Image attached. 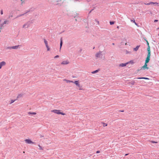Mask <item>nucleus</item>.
I'll return each instance as SVG.
<instances>
[{
	"instance_id": "nucleus-26",
	"label": "nucleus",
	"mask_w": 159,
	"mask_h": 159,
	"mask_svg": "<svg viewBox=\"0 0 159 159\" xmlns=\"http://www.w3.org/2000/svg\"><path fill=\"white\" fill-rule=\"evenodd\" d=\"M152 2H151L149 3H145V4L146 5H149L152 4Z\"/></svg>"
},
{
	"instance_id": "nucleus-42",
	"label": "nucleus",
	"mask_w": 159,
	"mask_h": 159,
	"mask_svg": "<svg viewBox=\"0 0 159 159\" xmlns=\"http://www.w3.org/2000/svg\"><path fill=\"white\" fill-rule=\"evenodd\" d=\"M134 23H135V24L136 25H137V24L136 23V22L135 21V22H134Z\"/></svg>"
},
{
	"instance_id": "nucleus-16",
	"label": "nucleus",
	"mask_w": 159,
	"mask_h": 159,
	"mask_svg": "<svg viewBox=\"0 0 159 159\" xmlns=\"http://www.w3.org/2000/svg\"><path fill=\"white\" fill-rule=\"evenodd\" d=\"M43 40H44V43L45 44V45H46V46H48V41L45 39H43Z\"/></svg>"
},
{
	"instance_id": "nucleus-29",
	"label": "nucleus",
	"mask_w": 159,
	"mask_h": 159,
	"mask_svg": "<svg viewBox=\"0 0 159 159\" xmlns=\"http://www.w3.org/2000/svg\"><path fill=\"white\" fill-rule=\"evenodd\" d=\"M135 83V82L134 81H132L131 82V84L132 85H134V84Z\"/></svg>"
},
{
	"instance_id": "nucleus-28",
	"label": "nucleus",
	"mask_w": 159,
	"mask_h": 159,
	"mask_svg": "<svg viewBox=\"0 0 159 159\" xmlns=\"http://www.w3.org/2000/svg\"><path fill=\"white\" fill-rule=\"evenodd\" d=\"M38 146L39 147V149L40 150H43V149L42 148V147L40 145H39Z\"/></svg>"
},
{
	"instance_id": "nucleus-30",
	"label": "nucleus",
	"mask_w": 159,
	"mask_h": 159,
	"mask_svg": "<svg viewBox=\"0 0 159 159\" xmlns=\"http://www.w3.org/2000/svg\"><path fill=\"white\" fill-rule=\"evenodd\" d=\"M22 94H19V95H18V96H17V98H20V97H22Z\"/></svg>"
},
{
	"instance_id": "nucleus-39",
	"label": "nucleus",
	"mask_w": 159,
	"mask_h": 159,
	"mask_svg": "<svg viewBox=\"0 0 159 159\" xmlns=\"http://www.w3.org/2000/svg\"><path fill=\"white\" fill-rule=\"evenodd\" d=\"M152 142L153 143H157V142H154V141H152Z\"/></svg>"
},
{
	"instance_id": "nucleus-6",
	"label": "nucleus",
	"mask_w": 159,
	"mask_h": 159,
	"mask_svg": "<svg viewBox=\"0 0 159 159\" xmlns=\"http://www.w3.org/2000/svg\"><path fill=\"white\" fill-rule=\"evenodd\" d=\"M26 143L28 144H34L35 143L32 141L30 139H26L25 140Z\"/></svg>"
},
{
	"instance_id": "nucleus-14",
	"label": "nucleus",
	"mask_w": 159,
	"mask_h": 159,
	"mask_svg": "<svg viewBox=\"0 0 159 159\" xmlns=\"http://www.w3.org/2000/svg\"><path fill=\"white\" fill-rule=\"evenodd\" d=\"M147 51L148 52V54H150L151 55V51H150V48L149 46H148L147 48Z\"/></svg>"
},
{
	"instance_id": "nucleus-19",
	"label": "nucleus",
	"mask_w": 159,
	"mask_h": 159,
	"mask_svg": "<svg viewBox=\"0 0 159 159\" xmlns=\"http://www.w3.org/2000/svg\"><path fill=\"white\" fill-rule=\"evenodd\" d=\"M99 71V70H95L92 71L91 72V73L92 74H95L96 73L98 72Z\"/></svg>"
},
{
	"instance_id": "nucleus-24",
	"label": "nucleus",
	"mask_w": 159,
	"mask_h": 159,
	"mask_svg": "<svg viewBox=\"0 0 159 159\" xmlns=\"http://www.w3.org/2000/svg\"><path fill=\"white\" fill-rule=\"evenodd\" d=\"M46 47L47 48L48 51H49L50 50V48L49 47L48 45V46H46Z\"/></svg>"
},
{
	"instance_id": "nucleus-38",
	"label": "nucleus",
	"mask_w": 159,
	"mask_h": 159,
	"mask_svg": "<svg viewBox=\"0 0 159 159\" xmlns=\"http://www.w3.org/2000/svg\"><path fill=\"white\" fill-rule=\"evenodd\" d=\"M21 4H22L24 2L22 0H21Z\"/></svg>"
},
{
	"instance_id": "nucleus-4",
	"label": "nucleus",
	"mask_w": 159,
	"mask_h": 159,
	"mask_svg": "<svg viewBox=\"0 0 159 159\" xmlns=\"http://www.w3.org/2000/svg\"><path fill=\"white\" fill-rule=\"evenodd\" d=\"M30 26V23L29 22H27L25 23L22 26L23 28L26 29L29 27Z\"/></svg>"
},
{
	"instance_id": "nucleus-18",
	"label": "nucleus",
	"mask_w": 159,
	"mask_h": 159,
	"mask_svg": "<svg viewBox=\"0 0 159 159\" xmlns=\"http://www.w3.org/2000/svg\"><path fill=\"white\" fill-rule=\"evenodd\" d=\"M62 45V39H61L60 43V49H61Z\"/></svg>"
},
{
	"instance_id": "nucleus-50",
	"label": "nucleus",
	"mask_w": 159,
	"mask_h": 159,
	"mask_svg": "<svg viewBox=\"0 0 159 159\" xmlns=\"http://www.w3.org/2000/svg\"><path fill=\"white\" fill-rule=\"evenodd\" d=\"M91 11H90L89 13H90V12H91Z\"/></svg>"
},
{
	"instance_id": "nucleus-2",
	"label": "nucleus",
	"mask_w": 159,
	"mask_h": 159,
	"mask_svg": "<svg viewBox=\"0 0 159 159\" xmlns=\"http://www.w3.org/2000/svg\"><path fill=\"white\" fill-rule=\"evenodd\" d=\"M8 21L5 20L3 21L1 19H0V29H2V28L5 26V24L7 23Z\"/></svg>"
},
{
	"instance_id": "nucleus-47",
	"label": "nucleus",
	"mask_w": 159,
	"mask_h": 159,
	"mask_svg": "<svg viewBox=\"0 0 159 159\" xmlns=\"http://www.w3.org/2000/svg\"><path fill=\"white\" fill-rule=\"evenodd\" d=\"M112 44L113 45H115V44L114 43H113Z\"/></svg>"
},
{
	"instance_id": "nucleus-10",
	"label": "nucleus",
	"mask_w": 159,
	"mask_h": 159,
	"mask_svg": "<svg viewBox=\"0 0 159 159\" xmlns=\"http://www.w3.org/2000/svg\"><path fill=\"white\" fill-rule=\"evenodd\" d=\"M147 63L145 62L144 65L141 68V69L145 70V69H148V68L147 67Z\"/></svg>"
},
{
	"instance_id": "nucleus-1",
	"label": "nucleus",
	"mask_w": 159,
	"mask_h": 159,
	"mask_svg": "<svg viewBox=\"0 0 159 159\" xmlns=\"http://www.w3.org/2000/svg\"><path fill=\"white\" fill-rule=\"evenodd\" d=\"M61 111L59 110H53L51 111V112H53L56 114L60 115L61 114L62 115H66V114L61 112Z\"/></svg>"
},
{
	"instance_id": "nucleus-35",
	"label": "nucleus",
	"mask_w": 159,
	"mask_h": 159,
	"mask_svg": "<svg viewBox=\"0 0 159 159\" xmlns=\"http://www.w3.org/2000/svg\"><path fill=\"white\" fill-rule=\"evenodd\" d=\"M30 11V10L27 11L25 13V14L27 13H28V12H29Z\"/></svg>"
},
{
	"instance_id": "nucleus-48",
	"label": "nucleus",
	"mask_w": 159,
	"mask_h": 159,
	"mask_svg": "<svg viewBox=\"0 0 159 159\" xmlns=\"http://www.w3.org/2000/svg\"><path fill=\"white\" fill-rule=\"evenodd\" d=\"M128 154H126L125 155V156H127L128 155Z\"/></svg>"
},
{
	"instance_id": "nucleus-40",
	"label": "nucleus",
	"mask_w": 159,
	"mask_h": 159,
	"mask_svg": "<svg viewBox=\"0 0 159 159\" xmlns=\"http://www.w3.org/2000/svg\"><path fill=\"white\" fill-rule=\"evenodd\" d=\"M158 21V20H155L154 21V22H157Z\"/></svg>"
},
{
	"instance_id": "nucleus-20",
	"label": "nucleus",
	"mask_w": 159,
	"mask_h": 159,
	"mask_svg": "<svg viewBox=\"0 0 159 159\" xmlns=\"http://www.w3.org/2000/svg\"><path fill=\"white\" fill-rule=\"evenodd\" d=\"M137 79H144L146 80H149V79L148 78L146 77H140L137 78Z\"/></svg>"
},
{
	"instance_id": "nucleus-12",
	"label": "nucleus",
	"mask_w": 159,
	"mask_h": 159,
	"mask_svg": "<svg viewBox=\"0 0 159 159\" xmlns=\"http://www.w3.org/2000/svg\"><path fill=\"white\" fill-rule=\"evenodd\" d=\"M63 80L64 81H65L67 83H74V81H72V80H66V79H64Z\"/></svg>"
},
{
	"instance_id": "nucleus-21",
	"label": "nucleus",
	"mask_w": 159,
	"mask_h": 159,
	"mask_svg": "<svg viewBox=\"0 0 159 159\" xmlns=\"http://www.w3.org/2000/svg\"><path fill=\"white\" fill-rule=\"evenodd\" d=\"M28 114H32V115H36V112H29L28 113Z\"/></svg>"
},
{
	"instance_id": "nucleus-8",
	"label": "nucleus",
	"mask_w": 159,
	"mask_h": 159,
	"mask_svg": "<svg viewBox=\"0 0 159 159\" xmlns=\"http://www.w3.org/2000/svg\"><path fill=\"white\" fill-rule=\"evenodd\" d=\"M69 63V61L66 60V61H63L61 63V64L62 65H67Z\"/></svg>"
},
{
	"instance_id": "nucleus-13",
	"label": "nucleus",
	"mask_w": 159,
	"mask_h": 159,
	"mask_svg": "<svg viewBox=\"0 0 159 159\" xmlns=\"http://www.w3.org/2000/svg\"><path fill=\"white\" fill-rule=\"evenodd\" d=\"M12 47V49H17L19 47H20V45H16L15 46H13Z\"/></svg>"
},
{
	"instance_id": "nucleus-34",
	"label": "nucleus",
	"mask_w": 159,
	"mask_h": 159,
	"mask_svg": "<svg viewBox=\"0 0 159 159\" xmlns=\"http://www.w3.org/2000/svg\"><path fill=\"white\" fill-rule=\"evenodd\" d=\"M131 21L133 22L134 23V22H135V21L134 20H134H131Z\"/></svg>"
},
{
	"instance_id": "nucleus-45",
	"label": "nucleus",
	"mask_w": 159,
	"mask_h": 159,
	"mask_svg": "<svg viewBox=\"0 0 159 159\" xmlns=\"http://www.w3.org/2000/svg\"><path fill=\"white\" fill-rule=\"evenodd\" d=\"M130 53V52H127V54H128V53Z\"/></svg>"
},
{
	"instance_id": "nucleus-5",
	"label": "nucleus",
	"mask_w": 159,
	"mask_h": 159,
	"mask_svg": "<svg viewBox=\"0 0 159 159\" xmlns=\"http://www.w3.org/2000/svg\"><path fill=\"white\" fill-rule=\"evenodd\" d=\"M102 52L99 51V52H97L95 54V56L97 58H100L102 56Z\"/></svg>"
},
{
	"instance_id": "nucleus-23",
	"label": "nucleus",
	"mask_w": 159,
	"mask_h": 159,
	"mask_svg": "<svg viewBox=\"0 0 159 159\" xmlns=\"http://www.w3.org/2000/svg\"><path fill=\"white\" fill-rule=\"evenodd\" d=\"M7 49H10V50H11V49H12V47L11 46V47H7Z\"/></svg>"
},
{
	"instance_id": "nucleus-31",
	"label": "nucleus",
	"mask_w": 159,
	"mask_h": 159,
	"mask_svg": "<svg viewBox=\"0 0 159 159\" xmlns=\"http://www.w3.org/2000/svg\"><path fill=\"white\" fill-rule=\"evenodd\" d=\"M152 4H155V5H157L158 4V3H157V2H152Z\"/></svg>"
},
{
	"instance_id": "nucleus-25",
	"label": "nucleus",
	"mask_w": 159,
	"mask_h": 159,
	"mask_svg": "<svg viewBox=\"0 0 159 159\" xmlns=\"http://www.w3.org/2000/svg\"><path fill=\"white\" fill-rule=\"evenodd\" d=\"M107 125L106 123H103V127L106 126H107Z\"/></svg>"
},
{
	"instance_id": "nucleus-41",
	"label": "nucleus",
	"mask_w": 159,
	"mask_h": 159,
	"mask_svg": "<svg viewBox=\"0 0 159 159\" xmlns=\"http://www.w3.org/2000/svg\"><path fill=\"white\" fill-rule=\"evenodd\" d=\"M120 111V112H123L124 111L122 110V111Z\"/></svg>"
},
{
	"instance_id": "nucleus-44",
	"label": "nucleus",
	"mask_w": 159,
	"mask_h": 159,
	"mask_svg": "<svg viewBox=\"0 0 159 159\" xmlns=\"http://www.w3.org/2000/svg\"><path fill=\"white\" fill-rule=\"evenodd\" d=\"M132 61H130L129 62H129L132 63Z\"/></svg>"
},
{
	"instance_id": "nucleus-9",
	"label": "nucleus",
	"mask_w": 159,
	"mask_h": 159,
	"mask_svg": "<svg viewBox=\"0 0 159 159\" xmlns=\"http://www.w3.org/2000/svg\"><path fill=\"white\" fill-rule=\"evenodd\" d=\"M6 63L5 61H2L0 62V69H1L2 66L6 65Z\"/></svg>"
},
{
	"instance_id": "nucleus-46",
	"label": "nucleus",
	"mask_w": 159,
	"mask_h": 159,
	"mask_svg": "<svg viewBox=\"0 0 159 159\" xmlns=\"http://www.w3.org/2000/svg\"><path fill=\"white\" fill-rule=\"evenodd\" d=\"M117 28H118V29H119V26H117Z\"/></svg>"
},
{
	"instance_id": "nucleus-7",
	"label": "nucleus",
	"mask_w": 159,
	"mask_h": 159,
	"mask_svg": "<svg viewBox=\"0 0 159 159\" xmlns=\"http://www.w3.org/2000/svg\"><path fill=\"white\" fill-rule=\"evenodd\" d=\"M150 55H151L150 54L147 55V57L145 60V63H148L149 62V61L150 60Z\"/></svg>"
},
{
	"instance_id": "nucleus-22",
	"label": "nucleus",
	"mask_w": 159,
	"mask_h": 159,
	"mask_svg": "<svg viewBox=\"0 0 159 159\" xmlns=\"http://www.w3.org/2000/svg\"><path fill=\"white\" fill-rule=\"evenodd\" d=\"M15 101V100H11V102H10V104H11L12 103H13Z\"/></svg>"
},
{
	"instance_id": "nucleus-17",
	"label": "nucleus",
	"mask_w": 159,
	"mask_h": 159,
	"mask_svg": "<svg viewBox=\"0 0 159 159\" xmlns=\"http://www.w3.org/2000/svg\"><path fill=\"white\" fill-rule=\"evenodd\" d=\"M25 14V13H24L23 14H21L19 15H18L17 16L16 18H18L20 17V16H24Z\"/></svg>"
},
{
	"instance_id": "nucleus-49",
	"label": "nucleus",
	"mask_w": 159,
	"mask_h": 159,
	"mask_svg": "<svg viewBox=\"0 0 159 159\" xmlns=\"http://www.w3.org/2000/svg\"><path fill=\"white\" fill-rule=\"evenodd\" d=\"M157 30L159 29V27L157 29Z\"/></svg>"
},
{
	"instance_id": "nucleus-32",
	"label": "nucleus",
	"mask_w": 159,
	"mask_h": 159,
	"mask_svg": "<svg viewBox=\"0 0 159 159\" xmlns=\"http://www.w3.org/2000/svg\"><path fill=\"white\" fill-rule=\"evenodd\" d=\"M0 13L1 15H2L3 14V10H1L0 11Z\"/></svg>"
},
{
	"instance_id": "nucleus-37",
	"label": "nucleus",
	"mask_w": 159,
	"mask_h": 159,
	"mask_svg": "<svg viewBox=\"0 0 159 159\" xmlns=\"http://www.w3.org/2000/svg\"><path fill=\"white\" fill-rule=\"evenodd\" d=\"M147 41V45H148V46H149V44L148 42V41Z\"/></svg>"
},
{
	"instance_id": "nucleus-51",
	"label": "nucleus",
	"mask_w": 159,
	"mask_h": 159,
	"mask_svg": "<svg viewBox=\"0 0 159 159\" xmlns=\"http://www.w3.org/2000/svg\"><path fill=\"white\" fill-rule=\"evenodd\" d=\"M78 0H76V1H78Z\"/></svg>"
},
{
	"instance_id": "nucleus-43",
	"label": "nucleus",
	"mask_w": 159,
	"mask_h": 159,
	"mask_svg": "<svg viewBox=\"0 0 159 159\" xmlns=\"http://www.w3.org/2000/svg\"><path fill=\"white\" fill-rule=\"evenodd\" d=\"M40 137H43V136L41 135Z\"/></svg>"
},
{
	"instance_id": "nucleus-3",
	"label": "nucleus",
	"mask_w": 159,
	"mask_h": 159,
	"mask_svg": "<svg viewBox=\"0 0 159 159\" xmlns=\"http://www.w3.org/2000/svg\"><path fill=\"white\" fill-rule=\"evenodd\" d=\"M74 83L79 88V89L80 90H83V89L82 88V86L80 84L79 82V81H75L74 82Z\"/></svg>"
},
{
	"instance_id": "nucleus-27",
	"label": "nucleus",
	"mask_w": 159,
	"mask_h": 159,
	"mask_svg": "<svg viewBox=\"0 0 159 159\" xmlns=\"http://www.w3.org/2000/svg\"><path fill=\"white\" fill-rule=\"evenodd\" d=\"M110 24L111 25H112L114 24V22L113 21H110Z\"/></svg>"
},
{
	"instance_id": "nucleus-15",
	"label": "nucleus",
	"mask_w": 159,
	"mask_h": 159,
	"mask_svg": "<svg viewBox=\"0 0 159 159\" xmlns=\"http://www.w3.org/2000/svg\"><path fill=\"white\" fill-rule=\"evenodd\" d=\"M140 46V45L137 46L136 48H134V50L136 51H137L138 50Z\"/></svg>"
},
{
	"instance_id": "nucleus-33",
	"label": "nucleus",
	"mask_w": 159,
	"mask_h": 159,
	"mask_svg": "<svg viewBox=\"0 0 159 159\" xmlns=\"http://www.w3.org/2000/svg\"><path fill=\"white\" fill-rule=\"evenodd\" d=\"M59 55H57L56 56H55V57H54V58H58L59 57Z\"/></svg>"
},
{
	"instance_id": "nucleus-36",
	"label": "nucleus",
	"mask_w": 159,
	"mask_h": 159,
	"mask_svg": "<svg viewBox=\"0 0 159 159\" xmlns=\"http://www.w3.org/2000/svg\"><path fill=\"white\" fill-rule=\"evenodd\" d=\"M100 153V151H96V153Z\"/></svg>"
},
{
	"instance_id": "nucleus-11",
	"label": "nucleus",
	"mask_w": 159,
	"mask_h": 159,
	"mask_svg": "<svg viewBox=\"0 0 159 159\" xmlns=\"http://www.w3.org/2000/svg\"><path fill=\"white\" fill-rule=\"evenodd\" d=\"M129 63V62H127L125 63H121L119 65V66L120 67H124L127 64Z\"/></svg>"
}]
</instances>
